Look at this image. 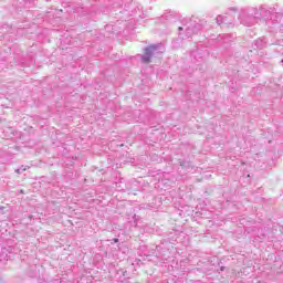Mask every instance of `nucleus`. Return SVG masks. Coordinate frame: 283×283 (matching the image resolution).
Wrapping results in <instances>:
<instances>
[{
	"label": "nucleus",
	"mask_w": 283,
	"mask_h": 283,
	"mask_svg": "<svg viewBox=\"0 0 283 283\" xmlns=\"http://www.w3.org/2000/svg\"><path fill=\"white\" fill-rule=\"evenodd\" d=\"M269 14L270 12L266 11V9L261 8L259 9V13L258 10H254V13H251L250 15H247V11H242L240 19L243 25H248V28H251V25H255L260 17H269Z\"/></svg>",
	"instance_id": "obj_1"
},
{
	"label": "nucleus",
	"mask_w": 283,
	"mask_h": 283,
	"mask_svg": "<svg viewBox=\"0 0 283 283\" xmlns=\"http://www.w3.org/2000/svg\"><path fill=\"white\" fill-rule=\"evenodd\" d=\"M165 52V46L163 44H153L145 49V54L142 56L143 63H149L153 56L163 54Z\"/></svg>",
	"instance_id": "obj_2"
},
{
	"label": "nucleus",
	"mask_w": 283,
	"mask_h": 283,
	"mask_svg": "<svg viewBox=\"0 0 283 283\" xmlns=\"http://www.w3.org/2000/svg\"><path fill=\"white\" fill-rule=\"evenodd\" d=\"M202 29V25L200 24H190L188 25L185 30H186V36H182V39H191V36H193V34H198V32H200V30Z\"/></svg>",
	"instance_id": "obj_3"
},
{
	"label": "nucleus",
	"mask_w": 283,
	"mask_h": 283,
	"mask_svg": "<svg viewBox=\"0 0 283 283\" xmlns=\"http://www.w3.org/2000/svg\"><path fill=\"white\" fill-rule=\"evenodd\" d=\"M216 21H217L218 25H221V23L224 22V17L218 15V17L216 18Z\"/></svg>",
	"instance_id": "obj_4"
},
{
	"label": "nucleus",
	"mask_w": 283,
	"mask_h": 283,
	"mask_svg": "<svg viewBox=\"0 0 283 283\" xmlns=\"http://www.w3.org/2000/svg\"><path fill=\"white\" fill-rule=\"evenodd\" d=\"M20 169H21L22 172L28 171V166H21Z\"/></svg>",
	"instance_id": "obj_5"
},
{
	"label": "nucleus",
	"mask_w": 283,
	"mask_h": 283,
	"mask_svg": "<svg viewBox=\"0 0 283 283\" xmlns=\"http://www.w3.org/2000/svg\"><path fill=\"white\" fill-rule=\"evenodd\" d=\"M15 172H17V174H23V170H21V168H18V169L15 170Z\"/></svg>",
	"instance_id": "obj_6"
},
{
	"label": "nucleus",
	"mask_w": 283,
	"mask_h": 283,
	"mask_svg": "<svg viewBox=\"0 0 283 283\" xmlns=\"http://www.w3.org/2000/svg\"><path fill=\"white\" fill-rule=\"evenodd\" d=\"M182 30H185V28H182V27H179V32H182Z\"/></svg>",
	"instance_id": "obj_7"
}]
</instances>
